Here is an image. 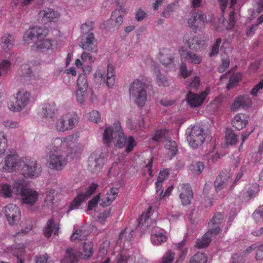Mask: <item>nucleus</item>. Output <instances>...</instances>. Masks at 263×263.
Wrapping results in <instances>:
<instances>
[{
    "label": "nucleus",
    "instance_id": "nucleus-1",
    "mask_svg": "<svg viewBox=\"0 0 263 263\" xmlns=\"http://www.w3.org/2000/svg\"><path fill=\"white\" fill-rule=\"evenodd\" d=\"M152 210L149 208L145 212H143L138 219L137 227L142 229V232L151 233V240L152 243L155 246L160 245L162 243L166 242L167 236L166 231L156 226L155 220H152L150 217Z\"/></svg>",
    "mask_w": 263,
    "mask_h": 263
},
{
    "label": "nucleus",
    "instance_id": "nucleus-2",
    "mask_svg": "<svg viewBox=\"0 0 263 263\" xmlns=\"http://www.w3.org/2000/svg\"><path fill=\"white\" fill-rule=\"evenodd\" d=\"M127 138L122 130L119 122H116L113 127L106 126L104 130L103 140L104 143L108 145L111 142L115 143L117 148L124 147L126 143Z\"/></svg>",
    "mask_w": 263,
    "mask_h": 263
},
{
    "label": "nucleus",
    "instance_id": "nucleus-3",
    "mask_svg": "<svg viewBox=\"0 0 263 263\" xmlns=\"http://www.w3.org/2000/svg\"><path fill=\"white\" fill-rule=\"evenodd\" d=\"M223 215L220 213H215L208 223L209 230L201 239H198L195 247L197 248H204L209 246L211 238L217 235L220 231V225L223 220Z\"/></svg>",
    "mask_w": 263,
    "mask_h": 263
},
{
    "label": "nucleus",
    "instance_id": "nucleus-4",
    "mask_svg": "<svg viewBox=\"0 0 263 263\" xmlns=\"http://www.w3.org/2000/svg\"><path fill=\"white\" fill-rule=\"evenodd\" d=\"M20 173L26 178H36L42 172V166L33 158H23L22 165L19 168Z\"/></svg>",
    "mask_w": 263,
    "mask_h": 263
},
{
    "label": "nucleus",
    "instance_id": "nucleus-5",
    "mask_svg": "<svg viewBox=\"0 0 263 263\" xmlns=\"http://www.w3.org/2000/svg\"><path fill=\"white\" fill-rule=\"evenodd\" d=\"M129 95L139 107L144 105L147 99L145 85L139 79L135 80L130 85Z\"/></svg>",
    "mask_w": 263,
    "mask_h": 263
},
{
    "label": "nucleus",
    "instance_id": "nucleus-6",
    "mask_svg": "<svg viewBox=\"0 0 263 263\" xmlns=\"http://www.w3.org/2000/svg\"><path fill=\"white\" fill-rule=\"evenodd\" d=\"M23 158L15 152H10L0 162V170L4 172L13 173L22 165Z\"/></svg>",
    "mask_w": 263,
    "mask_h": 263
},
{
    "label": "nucleus",
    "instance_id": "nucleus-7",
    "mask_svg": "<svg viewBox=\"0 0 263 263\" xmlns=\"http://www.w3.org/2000/svg\"><path fill=\"white\" fill-rule=\"evenodd\" d=\"M30 99V93L25 90L18 91L15 96H11L8 107L10 110L20 111L28 105Z\"/></svg>",
    "mask_w": 263,
    "mask_h": 263
},
{
    "label": "nucleus",
    "instance_id": "nucleus-8",
    "mask_svg": "<svg viewBox=\"0 0 263 263\" xmlns=\"http://www.w3.org/2000/svg\"><path fill=\"white\" fill-rule=\"evenodd\" d=\"M206 134L200 126H194L186 138L189 145L194 149L201 146L205 141Z\"/></svg>",
    "mask_w": 263,
    "mask_h": 263
},
{
    "label": "nucleus",
    "instance_id": "nucleus-9",
    "mask_svg": "<svg viewBox=\"0 0 263 263\" xmlns=\"http://www.w3.org/2000/svg\"><path fill=\"white\" fill-rule=\"evenodd\" d=\"M191 35L186 34L183 37L184 42L191 50L199 52L205 48L209 40L206 35L192 36Z\"/></svg>",
    "mask_w": 263,
    "mask_h": 263
},
{
    "label": "nucleus",
    "instance_id": "nucleus-10",
    "mask_svg": "<svg viewBox=\"0 0 263 263\" xmlns=\"http://www.w3.org/2000/svg\"><path fill=\"white\" fill-rule=\"evenodd\" d=\"M78 124L76 117L69 114L63 115L55 123V129L58 132L64 133L74 128Z\"/></svg>",
    "mask_w": 263,
    "mask_h": 263
},
{
    "label": "nucleus",
    "instance_id": "nucleus-11",
    "mask_svg": "<svg viewBox=\"0 0 263 263\" xmlns=\"http://www.w3.org/2000/svg\"><path fill=\"white\" fill-rule=\"evenodd\" d=\"M47 166L55 171H61L67 163V158L66 156L58 154H49L46 158Z\"/></svg>",
    "mask_w": 263,
    "mask_h": 263
},
{
    "label": "nucleus",
    "instance_id": "nucleus-12",
    "mask_svg": "<svg viewBox=\"0 0 263 263\" xmlns=\"http://www.w3.org/2000/svg\"><path fill=\"white\" fill-rule=\"evenodd\" d=\"M88 82L86 76L84 74L79 76L77 81L76 96L78 102L83 103L88 97Z\"/></svg>",
    "mask_w": 263,
    "mask_h": 263
},
{
    "label": "nucleus",
    "instance_id": "nucleus-13",
    "mask_svg": "<svg viewBox=\"0 0 263 263\" xmlns=\"http://www.w3.org/2000/svg\"><path fill=\"white\" fill-rule=\"evenodd\" d=\"M174 55V52L169 48H163L160 50L159 61L166 71H171L175 69Z\"/></svg>",
    "mask_w": 263,
    "mask_h": 263
},
{
    "label": "nucleus",
    "instance_id": "nucleus-14",
    "mask_svg": "<svg viewBox=\"0 0 263 263\" xmlns=\"http://www.w3.org/2000/svg\"><path fill=\"white\" fill-rule=\"evenodd\" d=\"M206 23V15L201 11L194 10L190 13L188 24L193 30H197L203 28Z\"/></svg>",
    "mask_w": 263,
    "mask_h": 263
},
{
    "label": "nucleus",
    "instance_id": "nucleus-15",
    "mask_svg": "<svg viewBox=\"0 0 263 263\" xmlns=\"http://www.w3.org/2000/svg\"><path fill=\"white\" fill-rule=\"evenodd\" d=\"M209 88H206L204 91L199 94H196L190 90L186 95L187 103L192 107L201 106L209 94Z\"/></svg>",
    "mask_w": 263,
    "mask_h": 263
},
{
    "label": "nucleus",
    "instance_id": "nucleus-16",
    "mask_svg": "<svg viewBox=\"0 0 263 263\" xmlns=\"http://www.w3.org/2000/svg\"><path fill=\"white\" fill-rule=\"evenodd\" d=\"M95 78H98L101 81L105 82L108 88H111L115 82V68L110 64H108L106 79L104 77V71L101 69L97 70L95 73Z\"/></svg>",
    "mask_w": 263,
    "mask_h": 263
},
{
    "label": "nucleus",
    "instance_id": "nucleus-17",
    "mask_svg": "<svg viewBox=\"0 0 263 263\" xmlns=\"http://www.w3.org/2000/svg\"><path fill=\"white\" fill-rule=\"evenodd\" d=\"M97 40L93 33H88L82 36L80 47L85 50L96 53L98 51Z\"/></svg>",
    "mask_w": 263,
    "mask_h": 263
},
{
    "label": "nucleus",
    "instance_id": "nucleus-18",
    "mask_svg": "<svg viewBox=\"0 0 263 263\" xmlns=\"http://www.w3.org/2000/svg\"><path fill=\"white\" fill-rule=\"evenodd\" d=\"M48 32V29L45 27L35 26L30 28L24 33L23 40L26 43L29 44L34 37L40 39L45 36Z\"/></svg>",
    "mask_w": 263,
    "mask_h": 263
},
{
    "label": "nucleus",
    "instance_id": "nucleus-19",
    "mask_svg": "<svg viewBox=\"0 0 263 263\" xmlns=\"http://www.w3.org/2000/svg\"><path fill=\"white\" fill-rule=\"evenodd\" d=\"M105 158L101 154L93 153L88 158V169L93 173H97L103 167Z\"/></svg>",
    "mask_w": 263,
    "mask_h": 263
},
{
    "label": "nucleus",
    "instance_id": "nucleus-20",
    "mask_svg": "<svg viewBox=\"0 0 263 263\" xmlns=\"http://www.w3.org/2000/svg\"><path fill=\"white\" fill-rule=\"evenodd\" d=\"M4 213L10 225L15 224L21 218V211L19 208L14 204H9L5 208Z\"/></svg>",
    "mask_w": 263,
    "mask_h": 263
},
{
    "label": "nucleus",
    "instance_id": "nucleus-21",
    "mask_svg": "<svg viewBox=\"0 0 263 263\" xmlns=\"http://www.w3.org/2000/svg\"><path fill=\"white\" fill-rule=\"evenodd\" d=\"M21 201L22 204L32 206L37 201L39 197V193L35 190L27 187L20 195Z\"/></svg>",
    "mask_w": 263,
    "mask_h": 263
},
{
    "label": "nucleus",
    "instance_id": "nucleus-22",
    "mask_svg": "<svg viewBox=\"0 0 263 263\" xmlns=\"http://www.w3.org/2000/svg\"><path fill=\"white\" fill-rule=\"evenodd\" d=\"M180 192L179 198L183 205H187L191 203L193 198V192L189 184H181L178 187Z\"/></svg>",
    "mask_w": 263,
    "mask_h": 263
},
{
    "label": "nucleus",
    "instance_id": "nucleus-23",
    "mask_svg": "<svg viewBox=\"0 0 263 263\" xmlns=\"http://www.w3.org/2000/svg\"><path fill=\"white\" fill-rule=\"evenodd\" d=\"M38 15L42 21L45 22H56L60 17V13L50 8L43 9L39 12Z\"/></svg>",
    "mask_w": 263,
    "mask_h": 263
},
{
    "label": "nucleus",
    "instance_id": "nucleus-24",
    "mask_svg": "<svg viewBox=\"0 0 263 263\" xmlns=\"http://www.w3.org/2000/svg\"><path fill=\"white\" fill-rule=\"evenodd\" d=\"M62 138H55L52 139L46 146V151L49 154L58 151L66 152V149Z\"/></svg>",
    "mask_w": 263,
    "mask_h": 263
},
{
    "label": "nucleus",
    "instance_id": "nucleus-25",
    "mask_svg": "<svg viewBox=\"0 0 263 263\" xmlns=\"http://www.w3.org/2000/svg\"><path fill=\"white\" fill-rule=\"evenodd\" d=\"M57 111L56 106L53 102H45L42 106L39 115L45 119H52Z\"/></svg>",
    "mask_w": 263,
    "mask_h": 263
},
{
    "label": "nucleus",
    "instance_id": "nucleus-26",
    "mask_svg": "<svg viewBox=\"0 0 263 263\" xmlns=\"http://www.w3.org/2000/svg\"><path fill=\"white\" fill-rule=\"evenodd\" d=\"M251 104L252 101L248 96L246 95L240 96L235 98L231 106V110L236 111L240 108L244 109L248 107Z\"/></svg>",
    "mask_w": 263,
    "mask_h": 263
},
{
    "label": "nucleus",
    "instance_id": "nucleus-27",
    "mask_svg": "<svg viewBox=\"0 0 263 263\" xmlns=\"http://www.w3.org/2000/svg\"><path fill=\"white\" fill-rule=\"evenodd\" d=\"M229 176L227 173L221 172L217 177L214 182V186L217 193L226 188Z\"/></svg>",
    "mask_w": 263,
    "mask_h": 263
},
{
    "label": "nucleus",
    "instance_id": "nucleus-28",
    "mask_svg": "<svg viewBox=\"0 0 263 263\" xmlns=\"http://www.w3.org/2000/svg\"><path fill=\"white\" fill-rule=\"evenodd\" d=\"M248 124V118L246 115L239 113L236 115L232 121V124L236 129L240 130Z\"/></svg>",
    "mask_w": 263,
    "mask_h": 263
},
{
    "label": "nucleus",
    "instance_id": "nucleus-29",
    "mask_svg": "<svg viewBox=\"0 0 263 263\" xmlns=\"http://www.w3.org/2000/svg\"><path fill=\"white\" fill-rule=\"evenodd\" d=\"M125 13V9L122 6L119 9H116L112 13L110 17V21L115 26H119L123 22V17Z\"/></svg>",
    "mask_w": 263,
    "mask_h": 263
},
{
    "label": "nucleus",
    "instance_id": "nucleus-30",
    "mask_svg": "<svg viewBox=\"0 0 263 263\" xmlns=\"http://www.w3.org/2000/svg\"><path fill=\"white\" fill-rule=\"evenodd\" d=\"M59 230L58 226L54 223V219L51 218L47 222L46 225L44 229L45 236L49 238L51 236L52 233H54L55 235H58Z\"/></svg>",
    "mask_w": 263,
    "mask_h": 263
},
{
    "label": "nucleus",
    "instance_id": "nucleus-31",
    "mask_svg": "<svg viewBox=\"0 0 263 263\" xmlns=\"http://www.w3.org/2000/svg\"><path fill=\"white\" fill-rule=\"evenodd\" d=\"M77 262L78 257L76 251L72 248L67 249L61 263H77Z\"/></svg>",
    "mask_w": 263,
    "mask_h": 263
},
{
    "label": "nucleus",
    "instance_id": "nucleus-32",
    "mask_svg": "<svg viewBox=\"0 0 263 263\" xmlns=\"http://www.w3.org/2000/svg\"><path fill=\"white\" fill-rule=\"evenodd\" d=\"M93 243L90 240H86L83 243L82 248H80L81 250V253L84 255L85 259L90 257L93 253Z\"/></svg>",
    "mask_w": 263,
    "mask_h": 263
},
{
    "label": "nucleus",
    "instance_id": "nucleus-33",
    "mask_svg": "<svg viewBox=\"0 0 263 263\" xmlns=\"http://www.w3.org/2000/svg\"><path fill=\"white\" fill-rule=\"evenodd\" d=\"M52 45V42L50 40H40L35 43L33 47L34 48H35L37 50L44 52L50 49Z\"/></svg>",
    "mask_w": 263,
    "mask_h": 263
},
{
    "label": "nucleus",
    "instance_id": "nucleus-34",
    "mask_svg": "<svg viewBox=\"0 0 263 263\" xmlns=\"http://www.w3.org/2000/svg\"><path fill=\"white\" fill-rule=\"evenodd\" d=\"M154 71L156 74L155 80L158 85L163 87H166L169 85L167 78L163 74L161 73L158 68L155 67Z\"/></svg>",
    "mask_w": 263,
    "mask_h": 263
},
{
    "label": "nucleus",
    "instance_id": "nucleus-35",
    "mask_svg": "<svg viewBox=\"0 0 263 263\" xmlns=\"http://www.w3.org/2000/svg\"><path fill=\"white\" fill-rule=\"evenodd\" d=\"M79 137V134L78 133H75L67 136L66 137L62 138L66 151L70 148L72 145L75 144Z\"/></svg>",
    "mask_w": 263,
    "mask_h": 263
},
{
    "label": "nucleus",
    "instance_id": "nucleus-36",
    "mask_svg": "<svg viewBox=\"0 0 263 263\" xmlns=\"http://www.w3.org/2000/svg\"><path fill=\"white\" fill-rule=\"evenodd\" d=\"M27 187L24 186V183L23 180L20 179L15 180L13 183L12 191L13 193L17 195H20L25 189Z\"/></svg>",
    "mask_w": 263,
    "mask_h": 263
},
{
    "label": "nucleus",
    "instance_id": "nucleus-37",
    "mask_svg": "<svg viewBox=\"0 0 263 263\" xmlns=\"http://www.w3.org/2000/svg\"><path fill=\"white\" fill-rule=\"evenodd\" d=\"M237 135L231 129L227 128L226 131L225 140L227 144L233 145L237 141Z\"/></svg>",
    "mask_w": 263,
    "mask_h": 263
},
{
    "label": "nucleus",
    "instance_id": "nucleus-38",
    "mask_svg": "<svg viewBox=\"0 0 263 263\" xmlns=\"http://www.w3.org/2000/svg\"><path fill=\"white\" fill-rule=\"evenodd\" d=\"M14 38L11 34H8L4 35L2 39L3 47L5 49L10 50L13 45Z\"/></svg>",
    "mask_w": 263,
    "mask_h": 263
},
{
    "label": "nucleus",
    "instance_id": "nucleus-39",
    "mask_svg": "<svg viewBox=\"0 0 263 263\" xmlns=\"http://www.w3.org/2000/svg\"><path fill=\"white\" fill-rule=\"evenodd\" d=\"M13 193L11 186L8 183L0 184V195L5 198L11 197Z\"/></svg>",
    "mask_w": 263,
    "mask_h": 263
},
{
    "label": "nucleus",
    "instance_id": "nucleus-40",
    "mask_svg": "<svg viewBox=\"0 0 263 263\" xmlns=\"http://www.w3.org/2000/svg\"><path fill=\"white\" fill-rule=\"evenodd\" d=\"M85 200L86 199L85 198V196L82 193L78 195L71 202L69 208V211L78 209L82 202Z\"/></svg>",
    "mask_w": 263,
    "mask_h": 263
},
{
    "label": "nucleus",
    "instance_id": "nucleus-41",
    "mask_svg": "<svg viewBox=\"0 0 263 263\" xmlns=\"http://www.w3.org/2000/svg\"><path fill=\"white\" fill-rule=\"evenodd\" d=\"M242 74L240 72L233 73L230 78L229 83L227 85V88L230 89L234 86L236 85L238 82L241 80Z\"/></svg>",
    "mask_w": 263,
    "mask_h": 263
},
{
    "label": "nucleus",
    "instance_id": "nucleus-42",
    "mask_svg": "<svg viewBox=\"0 0 263 263\" xmlns=\"http://www.w3.org/2000/svg\"><path fill=\"white\" fill-rule=\"evenodd\" d=\"M166 149L168 151V154H171V157L175 156L178 152V146L175 141H168L165 146Z\"/></svg>",
    "mask_w": 263,
    "mask_h": 263
},
{
    "label": "nucleus",
    "instance_id": "nucleus-43",
    "mask_svg": "<svg viewBox=\"0 0 263 263\" xmlns=\"http://www.w3.org/2000/svg\"><path fill=\"white\" fill-rule=\"evenodd\" d=\"M207 257L203 253L198 252L190 259V263H206Z\"/></svg>",
    "mask_w": 263,
    "mask_h": 263
},
{
    "label": "nucleus",
    "instance_id": "nucleus-44",
    "mask_svg": "<svg viewBox=\"0 0 263 263\" xmlns=\"http://www.w3.org/2000/svg\"><path fill=\"white\" fill-rule=\"evenodd\" d=\"M204 165L202 162H195L190 166V169L196 175H199L203 171Z\"/></svg>",
    "mask_w": 263,
    "mask_h": 263
},
{
    "label": "nucleus",
    "instance_id": "nucleus-45",
    "mask_svg": "<svg viewBox=\"0 0 263 263\" xmlns=\"http://www.w3.org/2000/svg\"><path fill=\"white\" fill-rule=\"evenodd\" d=\"M252 217L256 223L263 221V205L260 206L252 214Z\"/></svg>",
    "mask_w": 263,
    "mask_h": 263
},
{
    "label": "nucleus",
    "instance_id": "nucleus-46",
    "mask_svg": "<svg viewBox=\"0 0 263 263\" xmlns=\"http://www.w3.org/2000/svg\"><path fill=\"white\" fill-rule=\"evenodd\" d=\"M189 57L187 60H189V62L194 64H199L202 61V57L193 52H189Z\"/></svg>",
    "mask_w": 263,
    "mask_h": 263
},
{
    "label": "nucleus",
    "instance_id": "nucleus-47",
    "mask_svg": "<svg viewBox=\"0 0 263 263\" xmlns=\"http://www.w3.org/2000/svg\"><path fill=\"white\" fill-rule=\"evenodd\" d=\"M137 145V142L133 137L128 136L127 138L126 143L125 145V152L129 153L132 152L134 148Z\"/></svg>",
    "mask_w": 263,
    "mask_h": 263
},
{
    "label": "nucleus",
    "instance_id": "nucleus-48",
    "mask_svg": "<svg viewBox=\"0 0 263 263\" xmlns=\"http://www.w3.org/2000/svg\"><path fill=\"white\" fill-rule=\"evenodd\" d=\"M7 139L4 132H0V155L4 153L7 147Z\"/></svg>",
    "mask_w": 263,
    "mask_h": 263
},
{
    "label": "nucleus",
    "instance_id": "nucleus-49",
    "mask_svg": "<svg viewBox=\"0 0 263 263\" xmlns=\"http://www.w3.org/2000/svg\"><path fill=\"white\" fill-rule=\"evenodd\" d=\"M94 25L92 22H88L83 24L81 30L83 35L90 33V31L93 29Z\"/></svg>",
    "mask_w": 263,
    "mask_h": 263
},
{
    "label": "nucleus",
    "instance_id": "nucleus-50",
    "mask_svg": "<svg viewBox=\"0 0 263 263\" xmlns=\"http://www.w3.org/2000/svg\"><path fill=\"white\" fill-rule=\"evenodd\" d=\"M221 42H222V40L221 38L219 37L216 39V42L213 44V45L212 47V50L210 53V57L215 56L218 53L219 46L221 43Z\"/></svg>",
    "mask_w": 263,
    "mask_h": 263
},
{
    "label": "nucleus",
    "instance_id": "nucleus-51",
    "mask_svg": "<svg viewBox=\"0 0 263 263\" xmlns=\"http://www.w3.org/2000/svg\"><path fill=\"white\" fill-rule=\"evenodd\" d=\"M259 189L258 184L255 183L251 185L248 189L247 194L248 197L250 198L254 197L258 193Z\"/></svg>",
    "mask_w": 263,
    "mask_h": 263
},
{
    "label": "nucleus",
    "instance_id": "nucleus-52",
    "mask_svg": "<svg viewBox=\"0 0 263 263\" xmlns=\"http://www.w3.org/2000/svg\"><path fill=\"white\" fill-rule=\"evenodd\" d=\"M179 71L180 76L184 78L189 77L192 72L191 70H187L186 65L185 63H181L179 68Z\"/></svg>",
    "mask_w": 263,
    "mask_h": 263
},
{
    "label": "nucleus",
    "instance_id": "nucleus-53",
    "mask_svg": "<svg viewBox=\"0 0 263 263\" xmlns=\"http://www.w3.org/2000/svg\"><path fill=\"white\" fill-rule=\"evenodd\" d=\"M98 185L96 183H92L87 189L85 193H82L85 196V198L87 199L98 188Z\"/></svg>",
    "mask_w": 263,
    "mask_h": 263
},
{
    "label": "nucleus",
    "instance_id": "nucleus-54",
    "mask_svg": "<svg viewBox=\"0 0 263 263\" xmlns=\"http://www.w3.org/2000/svg\"><path fill=\"white\" fill-rule=\"evenodd\" d=\"M25 252V248L24 247H21L18 249L17 251L14 250V255L17 258V263H24V260L23 259V255Z\"/></svg>",
    "mask_w": 263,
    "mask_h": 263
},
{
    "label": "nucleus",
    "instance_id": "nucleus-55",
    "mask_svg": "<svg viewBox=\"0 0 263 263\" xmlns=\"http://www.w3.org/2000/svg\"><path fill=\"white\" fill-rule=\"evenodd\" d=\"M81 58L83 62H88L90 64L94 63L96 60V58L93 57L91 53L86 51H84L82 53Z\"/></svg>",
    "mask_w": 263,
    "mask_h": 263
},
{
    "label": "nucleus",
    "instance_id": "nucleus-56",
    "mask_svg": "<svg viewBox=\"0 0 263 263\" xmlns=\"http://www.w3.org/2000/svg\"><path fill=\"white\" fill-rule=\"evenodd\" d=\"M175 4H170L167 5L166 8L162 13V16L168 17L171 15L174 11Z\"/></svg>",
    "mask_w": 263,
    "mask_h": 263
},
{
    "label": "nucleus",
    "instance_id": "nucleus-57",
    "mask_svg": "<svg viewBox=\"0 0 263 263\" xmlns=\"http://www.w3.org/2000/svg\"><path fill=\"white\" fill-rule=\"evenodd\" d=\"M175 253L171 251H167L162 258V263H172L174 257Z\"/></svg>",
    "mask_w": 263,
    "mask_h": 263
},
{
    "label": "nucleus",
    "instance_id": "nucleus-58",
    "mask_svg": "<svg viewBox=\"0 0 263 263\" xmlns=\"http://www.w3.org/2000/svg\"><path fill=\"white\" fill-rule=\"evenodd\" d=\"M88 119L90 121L98 123L100 120L99 112L96 110H93L89 113Z\"/></svg>",
    "mask_w": 263,
    "mask_h": 263
},
{
    "label": "nucleus",
    "instance_id": "nucleus-59",
    "mask_svg": "<svg viewBox=\"0 0 263 263\" xmlns=\"http://www.w3.org/2000/svg\"><path fill=\"white\" fill-rule=\"evenodd\" d=\"M230 64V60L229 58H226L222 59V62L218 68L219 72H224L228 67Z\"/></svg>",
    "mask_w": 263,
    "mask_h": 263
},
{
    "label": "nucleus",
    "instance_id": "nucleus-60",
    "mask_svg": "<svg viewBox=\"0 0 263 263\" xmlns=\"http://www.w3.org/2000/svg\"><path fill=\"white\" fill-rule=\"evenodd\" d=\"M19 70L22 71L23 75L25 77H31L32 70L31 68L29 67L28 64H25L22 65Z\"/></svg>",
    "mask_w": 263,
    "mask_h": 263
},
{
    "label": "nucleus",
    "instance_id": "nucleus-61",
    "mask_svg": "<svg viewBox=\"0 0 263 263\" xmlns=\"http://www.w3.org/2000/svg\"><path fill=\"white\" fill-rule=\"evenodd\" d=\"M11 66V62L8 60H3L0 62V70L7 73Z\"/></svg>",
    "mask_w": 263,
    "mask_h": 263
},
{
    "label": "nucleus",
    "instance_id": "nucleus-62",
    "mask_svg": "<svg viewBox=\"0 0 263 263\" xmlns=\"http://www.w3.org/2000/svg\"><path fill=\"white\" fill-rule=\"evenodd\" d=\"M100 199V194L95 196L91 200L89 201L88 204V211L91 210L96 206Z\"/></svg>",
    "mask_w": 263,
    "mask_h": 263
},
{
    "label": "nucleus",
    "instance_id": "nucleus-63",
    "mask_svg": "<svg viewBox=\"0 0 263 263\" xmlns=\"http://www.w3.org/2000/svg\"><path fill=\"white\" fill-rule=\"evenodd\" d=\"M110 211L108 210H105L103 212L101 213L98 216V221L101 224H104L105 219L109 216Z\"/></svg>",
    "mask_w": 263,
    "mask_h": 263
},
{
    "label": "nucleus",
    "instance_id": "nucleus-64",
    "mask_svg": "<svg viewBox=\"0 0 263 263\" xmlns=\"http://www.w3.org/2000/svg\"><path fill=\"white\" fill-rule=\"evenodd\" d=\"M52 260H50V257L47 255H43L37 257L36 258V263H51Z\"/></svg>",
    "mask_w": 263,
    "mask_h": 263
}]
</instances>
